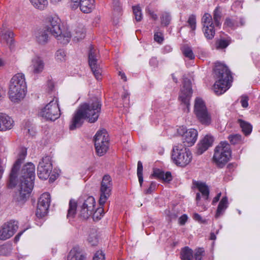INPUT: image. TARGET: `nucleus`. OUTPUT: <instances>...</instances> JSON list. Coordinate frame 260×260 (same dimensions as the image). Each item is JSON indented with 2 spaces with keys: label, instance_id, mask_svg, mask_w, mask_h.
<instances>
[{
  "label": "nucleus",
  "instance_id": "f257e3e1",
  "mask_svg": "<svg viewBox=\"0 0 260 260\" xmlns=\"http://www.w3.org/2000/svg\"><path fill=\"white\" fill-rule=\"evenodd\" d=\"M26 154L25 149L21 150L10 174V185L14 187L18 184V191L16 192L14 199L18 204L25 202L30 196L34 186L35 167L32 163H27L23 166L18 173L17 172Z\"/></svg>",
  "mask_w": 260,
  "mask_h": 260
},
{
  "label": "nucleus",
  "instance_id": "f03ea898",
  "mask_svg": "<svg viewBox=\"0 0 260 260\" xmlns=\"http://www.w3.org/2000/svg\"><path fill=\"white\" fill-rule=\"evenodd\" d=\"M50 33L62 45L68 44L71 38V32L61 27L60 20L57 17L49 18V23L43 29L38 30L35 34L37 42L41 45L46 44L49 41Z\"/></svg>",
  "mask_w": 260,
  "mask_h": 260
},
{
  "label": "nucleus",
  "instance_id": "7ed1b4c3",
  "mask_svg": "<svg viewBox=\"0 0 260 260\" xmlns=\"http://www.w3.org/2000/svg\"><path fill=\"white\" fill-rule=\"evenodd\" d=\"M215 77L217 79L213 89L217 95L225 92L230 87L232 77L228 67L219 62L215 63L214 68Z\"/></svg>",
  "mask_w": 260,
  "mask_h": 260
},
{
  "label": "nucleus",
  "instance_id": "20e7f679",
  "mask_svg": "<svg viewBox=\"0 0 260 260\" xmlns=\"http://www.w3.org/2000/svg\"><path fill=\"white\" fill-rule=\"evenodd\" d=\"M26 91L24 75L18 73L14 75L10 80L8 91L11 101L19 103L25 97Z\"/></svg>",
  "mask_w": 260,
  "mask_h": 260
},
{
  "label": "nucleus",
  "instance_id": "39448f33",
  "mask_svg": "<svg viewBox=\"0 0 260 260\" xmlns=\"http://www.w3.org/2000/svg\"><path fill=\"white\" fill-rule=\"evenodd\" d=\"M102 104L96 96H92L86 103L82 104V119L90 123L97 121L101 113Z\"/></svg>",
  "mask_w": 260,
  "mask_h": 260
},
{
  "label": "nucleus",
  "instance_id": "423d86ee",
  "mask_svg": "<svg viewBox=\"0 0 260 260\" xmlns=\"http://www.w3.org/2000/svg\"><path fill=\"white\" fill-rule=\"evenodd\" d=\"M172 158L177 166L184 167L190 162L192 154L189 149L181 144H178L173 148Z\"/></svg>",
  "mask_w": 260,
  "mask_h": 260
},
{
  "label": "nucleus",
  "instance_id": "0eeeda50",
  "mask_svg": "<svg viewBox=\"0 0 260 260\" xmlns=\"http://www.w3.org/2000/svg\"><path fill=\"white\" fill-rule=\"evenodd\" d=\"M232 150L230 145L226 142H221L214 150L213 160L219 168H222L230 160Z\"/></svg>",
  "mask_w": 260,
  "mask_h": 260
},
{
  "label": "nucleus",
  "instance_id": "6e6552de",
  "mask_svg": "<svg viewBox=\"0 0 260 260\" xmlns=\"http://www.w3.org/2000/svg\"><path fill=\"white\" fill-rule=\"evenodd\" d=\"M194 112L198 119L202 124L209 125L211 123V115L208 111L202 99H196L194 106Z\"/></svg>",
  "mask_w": 260,
  "mask_h": 260
},
{
  "label": "nucleus",
  "instance_id": "1a4fd4ad",
  "mask_svg": "<svg viewBox=\"0 0 260 260\" xmlns=\"http://www.w3.org/2000/svg\"><path fill=\"white\" fill-rule=\"evenodd\" d=\"M94 146L98 155L103 156L109 148V139L105 129L97 132L94 139Z\"/></svg>",
  "mask_w": 260,
  "mask_h": 260
},
{
  "label": "nucleus",
  "instance_id": "9d476101",
  "mask_svg": "<svg viewBox=\"0 0 260 260\" xmlns=\"http://www.w3.org/2000/svg\"><path fill=\"white\" fill-rule=\"evenodd\" d=\"M99 51L92 45H90L88 51V62L95 78L98 80L102 79L101 69L98 63Z\"/></svg>",
  "mask_w": 260,
  "mask_h": 260
},
{
  "label": "nucleus",
  "instance_id": "9b49d317",
  "mask_svg": "<svg viewBox=\"0 0 260 260\" xmlns=\"http://www.w3.org/2000/svg\"><path fill=\"white\" fill-rule=\"evenodd\" d=\"M40 115L51 121H54L58 118L60 115V111L57 100H54L41 110Z\"/></svg>",
  "mask_w": 260,
  "mask_h": 260
},
{
  "label": "nucleus",
  "instance_id": "f8f14e48",
  "mask_svg": "<svg viewBox=\"0 0 260 260\" xmlns=\"http://www.w3.org/2000/svg\"><path fill=\"white\" fill-rule=\"evenodd\" d=\"M112 178L109 175H105L101 183L99 204L103 205L111 194L112 189Z\"/></svg>",
  "mask_w": 260,
  "mask_h": 260
},
{
  "label": "nucleus",
  "instance_id": "ddd939ff",
  "mask_svg": "<svg viewBox=\"0 0 260 260\" xmlns=\"http://www.w3.org/2000/svg\"><path fill=\"white\" fill-rule=\"evenodd\" d=\"M52 170L51 158L49 155L42 157L37 167V174L39 178L46 180L50 175Z\"/></svg>",
  "mask_w": 260,
  "mask_h": 260
},
{
  "label": "nucleus",
  "instance_id": "4468645a",
  "mask_svg": "<svg viewBox=\"0 0 260 260\" xmlns=\"http://www.w3.org/2000/svg\"><path fill=\"white\" fill-rule=\"evenodd\" d=\"M177 133L182 136L183 145L185 147L191 146L197 141L198 132L194 128L187 129L185 127L181 126L177 129Z\"/></svg>",
  "mask_w": 260,
  "mask_h": 260
},
{
  "label": "nucleus",
  "instance_id": "2eb2a0df",
  "mask_svg": "<svg viewBox=\"0 0 260 260\" xmlns=\"http://www.w3.org/2000/svg\"><path fill=\"white\" fill-rule=\"evenodd\" d=\"M50 203V195L49 193L45 192L40 196L36 213L38 217L42 218L47 214Z\"/></svg>",
  "mask_w": 260,
  "mask_h": 260
},
{
  "label": "nucleus",
  "instance_id": "dca6fc26",
  "mask_svg": "<svg viewBox=\"0 0 260 260\" xmlns=\"http://www.w3.org/2000/svg\"><path fill=\"white\" fill-rule=\"evenodd\" d=\"M192 93L191 81L189 79L185 78L184 79L183 87L181 90L179 98L181 102L186 106L187 108L189 105V101Z\"/></svg>",
  "mask_w": 260,
  "mask_h": 260
},
{
  "label": "nucleus",
  "instance_id": "f3484780",
  "mask_svg": "<svg viewBox=\"0 0 260 260\" xmlns=\"http://www.w3.org/2000/svg\"><path fill=\"white\" fill-rule=\"evenodd\" d=\"M18 228V222L10 221L5 223L0 230V239L5 240L11 237Z\"/></svg>",
  "mask_w": 260,
  "mask_h": 260
},
{
  "label": "nucleus",
  "instance_id": "a211bd4d",
  "mask_svg": "<svg viewBox=\"0 0 260 260\" xmlns=\"http://www.w3.org/2000/svg\"><path fill=\"white\" fill-rule=\"evenodd\" d=\"M95 201L92 196L88 197L82 204V218L88 219L95 209Z\"/></svg>",
  "mask_w": 260,
  "mask_h": 260
},
{
  "label": "nucleus",
  "instance_id": "6ab92c4d",
  "mask_svg": "<svg viewBox=\"0 0 260 260\" xmlns=\"http://www.w3.org/2000/svg\"><path fill=\"white\" fill-rule=\"evenodd\" d=\"M213 141V137L210 135H207L198 144L197 153L199 155L202 154L212 145Z\"/></svg>",
  "mask_w": 260,
  "mask_h": 260
},
{
  "label": "nucleus",
  "instance_id": "aec40b11",
  "mask_svg": "<svg viewBox=\"0 0 260 260\" xmlns=\"http://www.w3.org/2000/svg\"><path fill=\"white\" fill-rule=\"evenodd\" d=\"M44 66V62L41 57L35 56L31 59L30 68L33 73L38 74L42 72Z\"/></svg>",
  "mask_w": 260,
  "mask_h": 260
},
{
  "label": "nucleus",
  "instance_id": "412c9836",
  "mask_svg": "<svg viewBox=\"0 0 260 260\" xmlns=\"http://www.w3.org/2000/svg\"><path fill=\"white\" fill-rule=\"evenodd\" d=\"M14 121L7 115L0 113V131L10 129L13 126Z\"/></svg>",
  "mask_w": 260,
  "mask_h": 260
},
{
  "label": "nucleus",
  "instance_id": "4be33fe9",
  "mask_svg": "<svg viewBox=\"0 0 260 260\" xmlns=\"http://www.w3.org/2000/svg\"><path fill=\"white\" fill-rule=\"evenodd\" d=\"M151 176L161 179L165 182H170L172 180V176L170 172L165 173L164 171L159 169H154Z\"/></svg>",
  "mask_w": 260,
  "mask_h": 260
},
{
  "label": "nucleus",
  "instance_id": "5701e85b",
  "mask_svg": "<svg viewBox=\"0 0 260 260\" xmlns=\"http://www.w3.org/2000/svg\"><path fill=\"white\" fill-rule=\"evenodd\" d=\"M81 120V106H79L75 113L71 123L70 125V129L71 131L75 129L80 124Z\"/></svg>",
  "mask_w": 260,
  "mask_h": 260
},
{
  "label": "nucleus",
  "instance_id": "b1692460",
  "mask_svg": "<svg viewBox=\"0 0 260 260\" xmlns=\"http://www.w3.org/2000/svg\"><path fill=\"white\" fill-rule=\"evenodd\" d=\"M87 241L92 246H96L99 242V237L95 228L90 229L88 231Z\"/></svg>",
  "mask_w": 260,
  "mask_h": 260
},
{
  "label": "nucleus",
  "instance_id": "393cba45",
  "mask_svg": "<svg viewBox=\"0 0 260 260\" xmlns=\"http://www.w3.org/2000/svg\"><path fill=\"white\" fill-rule=\"evenodd\" d=\"M68 260H81V248L79 246L71 250L68 256Z\"/></svg>",
  "mask_w": 260,
  "mask_h": 260
},
{
  "label": "nucleus",
  "instance_id": "a878e982",
  "mask_svg": "<svg viewBox=\"0 0 260 260\" xmlns=\"http://www.w3.org/2000/svg\"><path fill=\"white\" fill-rule=\"evenodd\" d=\"M228 198L225 196L223 197L221 201H220L217 209L216 210V217H218L220 216L221 214L225 211L228 208Z\"/></svg>",
  "mask_w": 260,
  "mask_h": 260
},
{
  "label": "nucleus",
  "instance_id": "bb28decb",
  "mask_svg": "<svg viewBox=\"0 0 260 260\" xmlns=\"http://www.w3.org/2000/svg\"><path fill=\"white\" fill-rule=\"evenodd\" d=\"M77 203L74 199H71L69 202V208L68 210L67 218H74L76 214Z\"/></svg>",
  "mask_w": 260,
  "mask_h": 260
},
{
  "label": "nucleus",
  "instance_id": "cd10ccee",
  "mask_svg": "<svg viewBox=\"0 0 260 260\" xmlns=\"http://www.w3.org/2000/svg\"><path fill=\"white\" fill-rule=\"evenodd\" d=\"M238 122L245 136L249 135L251 133L252 126L249 123L240 119L238 120Z\"/></svg>",
  "mask_w": 260,
  "mask_h": 260
},
{
  "label": "nucleus",
  "instance_id": "c85d7f7f",
  "mask_svg": "<svg viewBox=\"0 0 260 260\" xmlns=\"http://www.w3.org/2000/svg\"><path fill=\"white\" fill-rule=\"evenodd\" d=\"M181 257L182 260H191L193 257L192 250L187 246L185 247L181 250Z\"/></svg>",
  "mask_w": 260,
  "mask_h": 260
},
{
  "label": "nucleus",
  "instance_id": "c756f323",
  "mask_svg": "<svg viewBox=\"0 0 260 260\" xmlns=\"http://www.w3.org/2000/svg\"><path fill=\"white\" fill-rule=\"evenodd\" d=\"M94 4L89 0H82V13H90L94 8Z\"/></svg>",
  "mask_w": 260,
  "mask_h": 260
},
{
  "label": "nucleus",
  "instance_id": "7c9ffc66",
  "mask_svg": "<svg viewBox=\"0 0 260 260\" xmlns=\"http://www.w3.org/2000/svg\"><path fill=\"white\" fill-rule=\"evenodd\" d=\"M196 186L199 190L200 192L202 193V196L205 197L206 200H207L209 195V189L208 187L204 183H197Z\"/></svg>",
  "mask_w": 260,
  "mask_h": 260
},
{
  "label": "nucleus",
  "instance_id": "2f4dec72",
  "mask_svg": "<svg viewBox=\"0 0 260 260\" xmlns=\"http://www.w3.org/2000/svg\"><path fill=\"white\" fill-rule=\"evenodd\" d=\"M101 207L98 208L96 210L93 211V213L91 214L92 219L94 221H98L101 219V218L104 216V210L103 208V205H101Z\"/></svg>",
  "mask_w": 260,
  "mask_h": 260
},
{
  "label": "nucleus",
  "instance_id": "473e14b6",
  "mask_svg": "<svg viewBox=\"0 0 260 260\" xmlns=\"http://www.w3.org/2000/svg\"><path fill=\"white\" fill-rule=\"evenodd\" d=\"M221 18V12L219 7H217L213 12V20L215 25L216 26L221 25L220 20Z\"/></svg>",
  "mask_w": 260,
  "mask_h": 260
},
{
  "label": "nucleus",
  "instance_id": "72a5a7b5",
  "mask_svg": "<svg viewBox=\"0 0 260 260\" xmlns=\"http://www.w3.org/2000/svg\"><path fill=\"white\" fill-rule=\"evenodd\" d=\"M204 28L205 37L208 40H212L215 35L214 25H212L211 26H207Z\"/></svg>",
  "mask_w": 260,
  "mask_h": 260
},
{
  "label": "nucleus",
  "instance_id": "f704fd0d",
  "mask_svg": "<svg viewBox=\"0 0 260 260\" xmlns=\"http://www.w3.org/2000/svg\"><path fill=\"white\" fill-rule=\"evenodd\" d=\"M32 5L37 9L43 10L48 4L47 0H29Z\"/></svg>",
  "mask_w": 260,
  "mask_h": 260
},
{
  "label": "nucleus",
  "instance_id": "c9c22d12",
  "mask_svg": "<svg viewBox=\"0 0 260 260\" xmlns=\"http://www.w3.org/2000/svg\"><path fill=\"white\" fill-rule=\"evenodd\" d=\"M55 59L58 62H64L67 59V53L62 49L57 50L55 54Z\"/></svg>",
  "mask_w": 260,
  "mask_h": 260
},
{
  "label": "nucleus",
  "instance_id": "e433bc0d",
  "mask_svg": "<svg viewBox=\"0 0 260 260\" xmlns=\"http://www.w3.org/2000/svg\"><path fill=\"white\" fill-rule=\"evenodd\" d=\"M228 139L233 145L238 144L242 142V136L238 134L230 135L228 136Z\"/></svg>",
  "mask_w": 260,
  "mask_h": 260
},
{
  "label": "nucleus",
  "instance_id": "4c0bfd02",
  "mask_svg": "<svg viewBox=\"0 0 260 260\" xmlns=\"http://www.w3.org/2000/svg\"><path fill=\"white\" fill-rule=\"evenodd\" d=\"M202 22L203 23V26H211L214 25L211 15L209 13H205L202 18Z\"/></svg>",
  "mask_w": 260,
  "mask_h": 260
},
{
  "label": "nucleus",
  "instance_id": "58836bf2",
  "mask_svg": "<svg viewBox=\"0 0 260 260\" xmlns=\"http://www.w3.org/2000/svg\"><path fill=\"white\" fill-rule=\"evenodd\" d=\"M183 55L190 59L194 58V55L192 52L191 48L187 45H184L182 49Z\"/></svg>",
  "mask_w": 260,
  "mask_h": 260
},
{
  "label": "nucleus",
  "instance_id": "ea45409f",
  "mask_svg": "<svg viewBox=\"0 0 260 260\" xmlns=\"http://www.w3.org/2000/svg\"><path fill=\"white\" fill-rule=\"evenodd\" d=\"M143 169L142 162L141 161H138L137 165V176L140 186H142L143 182Z\"/></svg>",
  "mask_w": 260,
  "mask_h": 260
},
{
  "label": "nucleus",
  "instance_id": "a19ab883",
  "mask_svg": "<svg viewBox=\"0 0 260 260\" xmlns=\"http://www.w3.org/2000/svg\"><path fill=\"white\" fill-rule=\"evenodd\" d=\"M162 25L168 26L171 20V16L169 13L164 12L160 17Z\"/></svg>",
  "mask_w": 260,
  "mask_h": 260
},
{
  "label": "nucleus",
  "instance_id": "79ce46f5",
  "mask_svg": "<svg viewBox=\"0 0 260 260\" xmlns=\"http://www.w3.org/2000/svg\"><path fill=\"white\" fill-rule=\"evenodd\" d=\"M1 34L7 42L10 41V39H13L14 36L13 32L9 30H2Z\"/></svg>",
  "mask_w": 260,
  "mask_h": 260
},
{
  "label": "nucleus",
  "instance_id": "37998d69",
  "mask_svg": "<svg viewBox=\"0 0 260 260\" xmlns=\"http://www.w3.org/2000/svg\"><path fill=\"white\" fill-rule=\"evenodd\" d=\"M11 247L10 245L4 244L0 246V255H7L11 252Z\"/></svg>",
  "mask_w": 260,
  "mask_h": 260
},
{
  "label": "nucleus",
  "instance_id": "c03bdc74",
  "mask_svg": "<svg viewBox=\"0 0 260 260\" xmlns=\"http://www.w3.org/2000/svg\"><path fill=\"white\" fill-rule=\"evenodd\" d=\"M133 10L136 20L137 21H140L142 18V14L140 8L138 6H134Z\"/></svg>",
  "mask_w": 260,
  "mask_h": 260
},
{
  "label": "nucleus",
  "instance_id": "a18cd8bd",
  "mask_svg": "<svg viewBox=\"0 0 260 260\" xmlns=\"http://www.w3.org/2000/svg\"><path fill=\"white\" fill-rule=\"evenodd\" d=\"M205 255V250L203 248H198L195 249L194 257L196 260H202V257Z\"/></svg>",
  "mask_w": 260,
  "mask_h": 260
},
{
  "label": "nucleus",
  "instance_id": "49530a36",
  "mask_svg": "<svg viewBox=\"0 0 260 260\" xmlns=\"http://www.w3.org/2000/svg\"><path fill=\"white\" fill-rule=\"evenodd\" d=\"M230 44V42L227 40L220 39L217 41L216 45L218 49H224Z\"/></svg>",
  "mask_w": 260,
  "mask_h": 260
},
{
  "label": "nucleus",
  "instance_id": "de8ad7c7",
  "mask_svg": "<svg viewBox=\"0 0 260 260\" xmlns=\"http://www.w3.org/2000/svg\"><path fill=\"white\" fill-rule=\"evenodd\" d=\"M187 23L192 30H194L196 29V19L194 15H191L189 17Z\"/></svg>",
  "mask_w": 260,
  "mask_h": 260
},
{
  "label": "nucleus",
  "instance_id": "09e8293b",
  "mask_svg": "<svg viewBox=\"0 0 260 260\" xmlns=\"http://www.w3.org/2000/svg\"><path fill=\"white\" fill-rule=\"evenodd\" d=\"M92 260H105V255L102 250H98L94 254Z\"/></svg>",
  "mask_w": 260,
  "mask_h": 260
},
{
  "label": "nucleus",
  "instance_id": "8fccbe9b",
  "mask_svg": "<svg viewBox=\"0 0 260 260\" xmlns=\"http://www.w3.org/2000/svg\"><path fill=\"white\" fill-rule=\"evenodd\" d=\"M113 7L114 11L120 13L121 11V6L119 0H113Z\"/></svg>",
  "mask_w": 260,
  "mask_h": 260
},
{
  "label": "nucleus",
  "instance_id": "3c124183",
  "mask_svg": "<svg viewBox=\"0 0 260 260\" xmlns=\"http://www.w3.org/2000/svg\"><path fill=\"white\" fill-rule=\"evenodd\" d=\"M71 7L72 9H76L79 7L81 10V0H72Z\"/></svg>",
  "mask_w": 260,
  "mask_h": 260
},
{
  "label": "nucleus",
  "instance_id": "603ef678",
  "mask_svg": "<svg viewBox=\"0 0 260 260\" xmlns=\"http://www.w3.org/2000/svg\"><path fill=\"white\" fill-rule=\"evenodd\" d=\"M154 40L158 43H161L164 41L162 34L160 32H156L154 35Z\"/></svg>",
  "mask_w": 260,
  "mask_h": 260
},
{
  "label": "nucleus",
  "instance_id": "864d4df0",
  "mask_svg": "<svg viewBox=\"0 0 260 260\" xmlns=\"http://www.w3.org/2000/svg\"><path fill=\"white\" fill-rule=\"evenodd\" d=\"M156 186V182H153V181L151 182L149 187L145 190V193L146 194H150L152 191H153L155 189Z\"/></svg>",
  "mask_w": 260,
  "mask_h": 260
},
{
  "label": "nucleus",
  "instance_id": "5fc2aeb1",
  "mask_svg": "<svg viewBox=\"0 0 260 260\" xmlns=\"http://www.w3.org/2000/svg\"><path fill=\"white\" fill-rule=\"evenodd\" d=\"M248 98L247 96H242L240 103L243 108H247L248 106Z\"/></svg>",
  "mask_w": 260,
  "mask_h": 260
},
{
  "label": "nucleus",
  "instance_id": "6e6d98bb",
  "mask_svg": "<svg viewBox=\"0 0 260 260\" xmlns=\"http://www.w3.org/2000/svg\"><path fill=\"white\" fill-rule=\"evenodd\" d=\"M6 160L0 158V179L2 177L4 173V167L6 165Z\"/></svg>",
  "mask_w": 260,
  "mask_h": 260
},
{
  "label": "nucleus",
  "instance_id": "4d7b16f0",
  "mask_svg": "<svg viewBox=\"0 0 260 260\" xmlns=\"http://www.w3.org/2000/svg\"><path fill=\"white\" fill-rule=\"evenodd\" d=\"M224 25L228 27H232L234 25L233 21L230 18H226L225 19Z\"/></svg>",
  "mask_w": 260,
  "mask_h": 260
},
{
  "label": "nucleus",
  "instance_id": "13d9d810",
  "mask_svg": "<svg viewBox=\"0 0 260 260\" xmlns=\"http://www.w3.org/2000/svg\"><path fill=\"white\" fill-rule=\"evenodd\" d=\"M7 44L9 45V48L11 51H13L15 49V41L14 40L10 39V41L7 42Z\"/></svg>",
  "mask_w": 260,
  "mask_h": 260
},
{
  "label": "nucleus",
  "instance_id": "bf43d9fd",
  "mask_svg": "<svg viewBox=\"0 0 260 260\" xmlns=\"http://www.w3.org/2000/svg\"><path fill=\"white\" fill-rule=\"evenodd\" d=\"M149 64L150 66L155 67L158 64V61L156 57H152L149 61Z\"/></svg>",
  "mask_w": 260,
  "mask_h": 260
},
{
  "label": "nucleus",
  "instance_id": "052dcab7",
  "mask_svg": "<svg viewBox=\"0 0 260 260\" xmlns=\"http://www.w3.org/2000/svg\"><path fill=\"white\" fill-rule=\"evenodd\" d=\"M187 220V216L186 214H184L179 218V223L181 225H183L185 223Z\"/></svg>",
  "mask_w": 260,
  "mask_h": 260
},
{
  "label": "nucleus",
  "instance_id": "680f3d73",
  "mask_svg": "<svg viewBox=\"0 0 260 260\" xmlns=\"http://www.w3.org/2000/svg\"><path fill=\"white\" fill-rule=\"evenodd\" d=\"M146 10L147 13H148L150 15V16L153 20H155L157 19V15L156 14H154V12L150 10L149 8L146 9Z\"/></svg>",
  "mask_w": 260,
  "mask_h": 260
},
{
  "label": "nucleus",
  "instance_id": "e2e57ef3",
  "mask_svg": "<svg viewBox=\"0 0 260 260\" xmlns=\"http://www.w3.org/2000/svg\"><path fill=\"white\" fill-rule=\"evenodd\" d=\"M193 218L200 222H204V221L202 219V217L198 213H194L193 215Z\"/></svg>",
  "mask_w": 260,
  "mask_h": 260
},
{
  "label": "nucleus",
  "instance_id": "0e129e2a",
  "mask_svg": "<svg viewBox=\"0 0 260 260\" xmlns=\"http://www.w3.org/2000/svg\"><path fill=\"white\" fill-rule=\"evenodd\" d=\"M221 193V192L218 193L216 197H215L212 201V205H215L217 202H218L220 199Z\"/></svg>",
  "mask_w": 260,
  "mask_h": 260
},
{
  "label": "nucleus",
  "instance_id": "69168bd1",
  "mask_svg": "<svg viewBox=\"0 0 260 260\" xmlns=\"http://www.w3.org/2000/svg\"><path fill=\"white\" fill-rule=\"evenodd\" d=\"M5 95V91L2 88H0V101L2 100Z\"/></svg>",
  "mask_w": 260,
  "mask_h": 260
},
{
  "label": "nucleus",
  "instance_id": "338daca9",
  "mask_svg": "<svg viewBox=\"0 0 260 260\" xmlns=\"http://www.w3.org/2000/svg\"><path fill=\"white\" fill-rule=\"evenodd\" d=\"M119 75L121 77V78L124 80V81H126V77L124 73L121 72H119Z\"/></svg>",
  "mask_w": 260,
  "mask_h": 260
},
{
  "label": "nucleus",
  "instance_id": "774afa93",
  "mask_svg": "<svg viewBox=\"0 0 260 260\" xmlns=\"http://www.w3.org/2000/svg\"><path fill=\"white\" fill-rule=\"evenodd\" d=\"M23 232V231L20 232L16 236V237H15V240L16 241H17L18 240H19V238L21 236V235L22 234Z\"/></svg>",
  "mask_w": 260,
  "mask_h": 260
}]
</instances>
